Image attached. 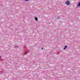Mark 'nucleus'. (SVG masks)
I'll return each instance as SVG.
<instances>
[{"instance_id":"1","label":"nucleus","mask_w":80,"mask_h":80,"mask_svg":"<svg viewBox=\"0 0 80 80\" xmlns=\"http://www.w3.org/2000/svg\"><path fill=\"white\" fill-rule=\"evenodd\" d=\"M65 4L67 5H69L70 4V3L68 1H67L65 2Z\"/></svg>"},{"instance_id":"2","label":"nucleus","mask_w":80,"mask_h":80,"mask_svg":"<svg viewBox=\"0 0 80 80\" xmlns=\"http://www.w3.org/2000/svg\"><path fill=\"white\" fill-rule=\"evenodd\" d=\"M34 20H36V21H38V18L37 17H35L34 18Z\"/></svg>"},{"instance_id":"3","label":"nucleus","mask_w":80,"mask_h":80,"mask_svg":"<svg viewBox=\"0 0 80 80\" xmlns=\"http://www.w3.org/2000/svg\"><path fill=\"white\" fill-rule=\"evenodd\" d=\"M67 48V46H64V47L63 48V50H65V49H66V48Z\"/></svg>"},{"instance_id":"4","label":"nucleus","mask_w":80,"mask_h":80,"mask_svg":"<svg viewBox=\"0 0 80 80\" xmlns=\"http://www.w3.org/2000/svg\"><path fill=\"white\" fill-rule=\"evenodd\" d=\"M78 7H80V2H79L78 4Z\"/></svg>"},{"instance_id":"5","label":"nucleus","mask_w":80,"mask_h":80,"mask_svg":"<svg viewBox=\"0 0 80 80\" xmlns=\"http://www.w3.org/2000/svg\"><path fill=\"white\" fill-rule=\"evenodd\" d=\"M41 49H42V50H43V48H42Z\"/></svg>"},{"instance_id":"6","label":"nucleus","mask_w":80,"mask_h":80,"mask_svg":"<svg viewBox=\"0 0 80 80\" xmlns=\"http://www.w3.org/2000/svg\"><path fill=\"white\" fill-rule=\"evenodd\" d=\"M26 53H27V52H26V53H25V54H26Z\"/></svg>"},{"instance_id":"7","label":"nucleus","mask_w":80,"mask_h":80,"mask_svg":"<svg viewBox=\"0 0 80 80\" xmlns=\"http://www.w3.org/2000/svg\"><path fill=\"white\" fill-rule=\"evenodd\" d=\"M25 1H28V0H25Z\"/></svg>"},{"instance_id":"8","label":"nucleus","mask_w":80,"mask_h":80,"mask_svg":"<svg viewBox=\"0 0 80 80\" xmlns=\"http://www.w3.org/2000/svg\"><path fill=\"white\" fill-rule=\"evenodd\" d=\"M59 18H58V19H59Z\"/></svg>"},{"instance_id":"9","label":"nucleus","mask_w":80,"mask_h":80,"mask_svg":"<svg viewBox=\"0 0 80 80\" xmlns=\"http://www.w3.org/2000/svg\"><path fill=\"white\" fill-rule=\"evenodd\" d=\"M0 58H1V56H0Z\"/></svg>"}]
</instances>
